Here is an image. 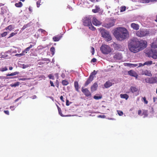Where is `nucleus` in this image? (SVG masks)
<instances>
[{"mask_svg": "<svg viewBox=\"0 0 157 157\" xmlns=\"http://www.w3.org/2000/svg\"><path fill=\"white\" fill-rule=\"evenodd\" d=\"M147 46V42L143 40L139 41L135 38L131 39L128 42V47L130 51L134 53L144 49Z\"/></svg>", "mask_w": 157, "mask_h": 157, "instance_id": "f257e3e1", "label": "nucleus"}, {"mask_svg": "<svg viewBox=\"0 0 157 157\" xmlns=\"http://www.w3.org/2000/svg\"><path fill=\"white\" fill-rule=\"evenodd\" d=\"M113 34L116 39L122 41L129 36V33L127 29L124 27H118L114 30Z\"/></svg>", "mask_w": 157, "mask_h": 157, "instance_id": "f03ea898", "label": "nucleus"}, {"mask_svg": "<svg viewBox=\"0 0 157 157\" xmlns=\"http://www.w3.org/2000/svg\"><path fill=\"white\" fill-rule=\"evenodd\" d=\"M100 33L101 36L105 38L106 41L108 42L112 40V37L109 32L102 29L100 30Z\"/></svg>", "mask_w": 157, "mask_h": 157, "instance_id": "7ed1b4c3", "label": "nucleus"}, {"mask_svg": "<svg viewBox=\"0 0 157 157\" xmlns=\"http://www.w3.org/2000/svg\"><path fill=\"white\" fill-rule=\"evenodd\" d=\"M149 33V30L146 29H140L136 32V35L140 37H143L147 36Z\"/></svg>", "mask_w": 157, "mask_h": 157, "instance_id": "20e7f679", "label": "nucleus"}, {"mask_svg": "<svg viewBox=\"0 0 157 157\" xmlns=\"http://www.w3.org/2000/svg\"><path fill=\"white\" fill-rule=\"evenodd\" d=\"M100 49L102 53L104 54H109L112 51L110 47L105 44L102 45L100 47Z\"/></svg>", "mask_w": 157, "mask_h": 157, "instance_id": "39448f33", "label": "nucleus"}, {"mask_svg": "<svg viewBox=\"0 0 157 157\" xmlns=\"http://www.w3.org/2000/svg\"><path fill=\"white\" fill-rule=\"evenodd\" d=\"M151 49L149 50L146 53L149 57H151L154 59L157 58V51L155 50V48H152Z\"/></svg>", "mask_w": 157, "mask_h": 157, "instance_id": "423d86ee", "label": "nucleus"}, {"mask_svg": "<svg viewBox=\"0 0 157 157\" xmlns=\"http://www.w3.org/2000/svg\"><path fill=\"white\" fill-rule=\"evenodd\" d=\"M115 23V20H109L103 24V26L107 28H109L113 26Z\"/></svg>", "mask_w": 157, "mask_h": 157, "instance_id": "0eeeda50", "label": "nucleus"}, {"mask_svg": "<svg viewBox=\"0 0 157 157\" xmlns=\"http://www.w3.org/2000/svg\"><path fill=\"white\" fill-rule=\"evenodd\" d=\"M144 80L147 83L154 84L157 82V77L155 76L150 78L147 77L145 78Z\"/></svg>", "mask_w": 157, "mask_h": 157, "instance_id": "6e6552de", "label": "nucleus"}, {"mask_svg": "<svg viewBox=\"0 0 157 157\" xmlns=\"http://www.w3.org/2000/svg\"><path fill=\"white\" fill-rule=\"evenodd\" d=\"M83 25L85 26H87L89 25L90 24H91V18L90 17H84L82 19Z\"/></svg>", "mask_w": 157, "mask_h": 157, "instance_id": "1a4fd4ad", "label": "nucleus"}, {"mask_svg": "<svg viewBox=\"0 0 157 157\" xmlns=\"http://www.w3.org/2000/svg\"><path fill=\"white\" fill-rule=\"evenodd\" d=\"M140 73L141 75H144L149 77H151L152 76V74L150 70H143L141 69L140 70Z\"/></svg>", "mask_w": 157, "mask_h": 157, "instance_id": "9d476101", "label": "nucleus"}, {"mask_svg": "<svg viewBox=\"0 0 157 157\" xmlns=\"http://www.w3.org/2000/svg\"><path fill=\"white\" fill-rule=\"evenodd\" d=\"M82 91L86 97L90 96L91 95V93L87 88H82Z\"/></svg>", "mask_w": 157, "mask_h": 157, "instance_id": "9b49d317", "label": "nucleus"}, {"mask_svg": "<svg viewBox=\"0 0 157 157\" xmlns=\"http://www.w3.org/2000/svg\"><path fill=\"white\" fill-rule=\"evenodd\" d=\"M128 74L130 76L135 77L136 79L138 78V75L134 71L131 70L128 71Z\"/></svg>", "mask_w": 157, "mask_h": 157, "instance_id": "f8f14e48", "label": "nucleus"}, {"mask_svg": "<svg viewBox=\"0 0 157 157\" xmlns=\"http://www.w3.org/2000/svg\"><path fill=\"white\" fill-rule=\"evenodd\" d=\"M93 24L95 26H98L100 25L101 24V22L98 21L95 17L93 18V20L92 21Z\"/></svg>", "mask_w": 157, "mask_h": 157, "instance_id": "ddd939ff", "label": "nucleus"}, {"mask_svg": "<svg viewBox=\"0 0 157 157\" xmlns=\"http://www.w3.org/2000/svg\"><path fill=\"white\" fill-rule=\"evenodd\" d=\"M115 60H121L122 58V54L119 53H115L113 56Z\"/></svg>", "mask_w": 157, "mask_h": 157, "instance_id": "4468645a", "label": "nucleus"}, {"mask_svg": "<svg viewBox=\"0 0 157 157\" xmlns=\"http://www.w3.org/2000/svg\"><path fill=\"white\" fill-rule=\"evenodd\" d=\"M62 37L61 35H56L53 37L52 39L54 41H59Z\"/></svg>", "mask_w": 157, "mask_h": 157, "instance_id": "2eb2a0df", "label": "nucleus"}, {"mask_svg": "<svg viewBox=\"0 0 157 157\" xmlns=\"http://www.w3.org/2000/svg\"><path fill=\"white\" fill-rule=\"evenodd\" d=\"M93 77L92 76V75H90L89 78L85 83V86H86L88 85L93 81Z\"/></svg>", "mask_w": 157, "mask_h": 157, "instance_id": "dca6fc26", "label": "nucleus"}, {"mask_svg": "<svg viewBox=\"0 0 157 157\" xmlns=\"http://www.w3.org/2000/svg\"><path fill=\"white\" fill-rule=\"evenodd\" d=\"M131 27L134 29L137 30L139 29V26L137 24L132 23L131 24Z\"/></svg>", "mask_w": 157, "mask_h": 157, "instance_id": "f3484780", "label": "nucleus"}, {"mask_svg": "<svg viewBox=\"0 0 157 157\" xmlns=\"http://www.w3.org/2000/svg\"><path fill=\"white\" fill-rule=\"evenodd\" d=\"M98 87V85L97 82H95L91 87V91H94L96 90Z\"/></svg>", "mask_w": 157, "mask_h": 157, "instance_id": "a211bd4d", "label": "nucleus"}, {"mask_svg": "<svg viewBox=\"0 0 157 157\" xmlns=\"http://www.w3.org/2000/svg\"><path fill=\"white\" fill-rule=\"evenodd\" d=\"M113 84L112 82L109 81H108L106 82L104 84V86L105 88H108L112 85Z\"/></svg>", "mask_w": 157, "mask_h": 157, "instance_id": "6ab92c4d", "label": "nucleus"}, {"mask_svg": "<svg viewBox=\"0 0 157 157\" xmlns=\"http://www.w3.org/2000/svg\"><path fill=\"white\" fill-rule=\"evenodd\" d=\"M112 45L115 50H119L121 48L120 45L115 43L112 44Z\"/></svg>", "mask_w": 157, "mask_h": 157, "instance_id": "aec40b11", "label": "nucleus"}, {"mask_svg": "<svg viewBox=\"0 0 157 157\" xmlns=\"http://www.w3.org/2000/svg\"><path fill=\"white\" fill-rule=\"evenodd\" d=\"M130 91L132 93L136 92L138 90V88L136 87L131 86L130 89Z\"/></svg>", "mask_w": 157, "mask_h": 157, "instance_id": "412c9836", "label": "nucleus"}, {"mask_svg": "<svg viewBox=\"0 0 157 157\" xmlns=\"http://www.w3.org/2000/svg\"><path fill=\"white\" fill-rule=\"evenodd\" d=\"M95 9H93L92 12L94 13L98 12L100 10V8L99 6L97 5L95 6Z\"/></svg>", "mask_w": 157, "mask_h": 157, "instance_id": "4be33fe9", "label": "nucleus"}, {"mask_svg": "<svg viewBox=\"0 0 157 157\" xmlns=\"http://www.w3.org/2000/svg\"><path fill=\"white\" fill-rule=\"evenodd\" d=\"M74 87L76 91L79 92V85L78 82L77 81H75L74 82Z\"/></svg>", "mask_w": 157, "mask_h": 157, "instance_id": "5701e85b", "label": "nucleus"}, {"mask_svg": "<svg viewBox=\"0 0 157 157\" xmlns=\"http://www.w3.org/2000/svg\"><path fill=\"white\" fill-rule=\"evenodd\" d=\"M15 6L17 7L21 8L23 4L21 2H19L18 3H16Z\"/></svg>", "mask_w": 157, "mask_h": 157, "instance_id": "b1692460", "label": "nucleus"}, {"mask_svg": "<svg viewBox=\"0 0 157 157\" xmlns=\"http://www.w3.org/2000/svg\"><path fill=\"white\" fill-rule=\"evenodd\" d=\"M14 28L13 26L12 25H10L6 27L5 29L6 30H7V29L9 30L10 31H11L12 30H13Z\"/></svg>", "mask_w": 157, "mask_h": 157, "instance_id": "393cba45", "label": "nucleus"}, {"mask_svg": "<svg viewBox=\"0 0 157 157\" xmlns=\"http://www.w3.org/2000/svg\"><path fill=\"white\" fill-rule=\"evenodd\" d=\"M120 97L121 98L125 99L126 100H127L129 97L128 95L126 94H121Z\"/></svg>", "mask_w": 157, "mask_h": 157, "instance_id": "a878e982", "label": "nucleus"}, {"mask_svg": "<svg viewBox=\"0 0 157 157\" xmlns=\"http://www.w3.org/2000/svg\"><path fill=\"white\" fill-rule=\"evenodd\" d=\"M151 47L152 48H157V38L155 42L151 44Z\"/></svg>", "mask_w": 157, "mask_h": 157, "instance_id": "bb28decb", "label": "nucleus"}, {"mask_svg": "<svg viewBox=\"0 0 157 157\" xmlns=\"http://www.w3.org/2000/svg\"><path fill=\"white\" fill-rule=\"evenodd\" d=\"M142 115H144V118L147 117L148 115L147 111V110H143V111Z\"/></svg>", "mask_w": 157, "mask_h": 157, "instance_id": "cd10ccee", "label": "nucleus"}, {"mask_svg": "<svg viewBox=\"0 0 157 157\" xmlns=\"http://www.w3.org/2000/svg\"><path fill=\"white\" fill-rule=\"evenodd\" d=\"M18 72H15L11 74H8L6 75L7 76H12L16 75L19 74Z\"/></svg>", "mask_w": 157, "mask_h": 157, "instance_id": "c85d7f7f", "label": "nucleus"}, {"mask_svg": "<svg viewBox=\"0 0 157 157\" xmlns=\"http://www.w3.org/2000/svg\"><path fill=\"white\" fill-rule=\"evenodd\" d=\"M88 26L89 29L92 30L94 31L96 29L92 25L91 22V24H90L88 26Z\"/></svg>", "mask_w": 157, "mask_h": 157, "instance_id": "c756f323", "label": "nucleus"}, {"mask_svg": "<svg viewBox=\"0 0 157 157\" xmlns=\"http://www.w3.org/2000/svg\"><path fill=\"white\" fill-rule=\"evenodd\" d=\"M57 106L58 109L59 114L62 117L64 116V115L62 113V110L60 108L58 105H57Z\"/></svg>", "mask_w": 157, "mask_h": 157, "instance_id": "7c9ffc66", "label": "nucleus"}, {"mask_svg": "<svg viewBox=\"0 0 157 157\" xmlns=\"http://www.w3.org/2000/svg\"><path fill=\"white\" fill-rule=\"evenodd\" d=\"M62 83L64 86H66L69 84V82L67 81L63 80L62 81Z\"/></svg>", "mask_w": 157, "mask_h": 157, "instance_id": "2f4dec72", "label": "nucleus"}, {"mask_svg": "<svg viewBox=\"0 0 157 157\" xmlns=\"http://www.w3.org/2000/svg\"><path fill=\"white\" fill-rule=\"evenodd\" d=\"M50 51L51 52L52 55H53L55 54V48L54 47H52L50 48Z\"/></svg>", "mask_w": 157, "mask_h": 157, "instance_id": "473e14b6", "label": "nucleus"}, {"mask_svg": "<svg viewBox=\"0 0 157 157\" xmlns=\"http://www.w3.org/2000/svg\"><path fill=\"white\" fill-rule=\"evenodd\" d=\"M20 83L19 82H17L13 84H12L10 85L11 87H16L20 85Z\"/></svg>", "mask_w": 157, "mask_h": 157, "instance_id": "72a5a7b5", "label": "nucleus"}, {"mask_svg": "<svg viewBox=\"0 0 157 157\" xmlns=\"http://www.w3.org/2000/svg\"><path fill=\"white\" fill-rule=\"evenodd\" d=\"M152 63V62L151 61H149L146 62L144 63V65H151Z\"/></svg>", "mask_w": 157, "mask_h": 157, "instance_id": "f704fd0d", "label": "nucleus"}, {"mask_svg": "<svg viewBox=\"0 0 157 157\" xmlns=\"http://www.w3.org/2000/svg\"><path fill=\"white\" fill-rule=\"evenodd\" d=\"M97 73V71L95 70H94V71L92 72L90 75H92V76L93 77V79L94 78V76Z\"/></svg>", "mask_w": 157, "mask_h": 157, "instance_id": "c9c22d12", "label": "nucleus"}, {"mask_svg": "<svg viewBox=\"0 0 157 157\" xmlns=\"http://www.w3.org/2000/svg\"><path fill=\"white\" fill-rule=\"evenodd\" d=\"M126 7L125 6H122L120 7L121 12H123L126 10Z\"/></svg>", "mask_w": 157, "mask_h": 157, "instance_id": "e433bc0d", "label": "nucleus"}, {"mask_svg": "<svg viewBox=\"0 0 157 157\" xmlns=\"http://www.w3.org/2000/svg\"><path fill=\"white\" fill-rule=\"evenodd\" d=\"M17 33V32L16 33H11L10 35V36L8 37V38H9L13 36L14 35H15Z\"/></svg>", "mask_w": 157, "mask_h": 157, "instance_id": "4c0bfd02", "label": "nucleus"}, {"mask_svg": "<svg viewBox=\"0 0 157 157\" xmlns=\"http://www.w3.org/2000/svg\"><path fill=\"white\" fill-rule=\"evenodd\" d=\"M30 49L28 47L26 48L22 52V53H27L28 52Z\"/></svg>", "mask_w": 157, "mask_h": 157, "instance_id": "58836bf2", "label": "nucleus"}, {"mask_svg": "<svg viewBox=\"0 0 157 157\" xmlns=\"http://www.w3.org/2000/svg\"><path fill=\"white\" fill-rule=\"evenodd\" d=\"M8 34V32H5L1 34V36L2 37H4L6 36Z\"/></svg>", "mask_w": 157, "mask_h": 157, "instance_id": "ea45409f", "label": "nucleus"}, {"mask_svg": "<svg viewBox=\"0 0 157 157\" xmlns=\"http://www.w3.org/2000/svg\"><path fill=\"white\" fill-rule=\"evenodd\" d=\"M101 96H96V95L94 96V98L96 100H98L101 99L102 98Z\"/></svg>", "mask_w": 157, "mask_h": 157, "instance_id": "a19ab883", "label": "nucleus"}, {"mask_svg": "<svg viewBox=\"0 0 157 157\" xmlns=\"http://www.w3.org/2000/svg\"><path fill=\"white\" fill-rule=\"evenodd\" d=\"M117 112L118 115L120 116H122L123 114V112L121 111L117 110Z\"/></svg>", "mask_w": 157, "mask_h": 157, "instance_id": "79ce46f5", "label": "nucleus"}, {"mask_svg": "<svg viewBox=\"0 0 157 157\" xmlns=\"http://www.w3.org/2000/svg\"><path fill=\"white\" fill-rule=\"evenodd\" d=\"M142 98L143 100V101H144V103L146 104H147L148 103V101L146 100V98L145 97H144L143 98Z\"/></svg>", "mask_w": 157, "mask_h": 157, "instance_id": "37998d69", "label": "nucleus"}, {"mask_svg": "<svg viewBox=\"0 0 157 157\" xmlns=\"http://www.w3.org/2000/svg\"><path fill=\"white\" fill-rule=\"evenodd\" d=\"M7 70V68L6 67L2 68V69L0 70V71L2 72H3Z\"/></svg>", "mask_w": 157, "mask_h": 157, "instance_id": "c03bdc74", "label": "nucleus"}, {"mask_svg": "<svg viewBox=\"0 0 157 157\" xmlns=\"http://www.w3.org/2000/svg\"><path fill=\"white\" fill-rule=\"evenodd\" d=\"M30 43H32L33 44H30L29 47H28L30 49V48H32L36 44L33 42H30Z\"/></svg>", "mask_w": 157, "mask_h": 157, "instance_id": "a18cd8bd", "label": "nucleus"}, {"mask_svg": "<svg viewBox=\"0 0 157 157\" xmlns=\"http://www.w3.org/2000/svg\"><path fill=\"white\" fill-rule=\"evenodd\" d=\"M91 53L92 55H93L94 54V49L93 47H91Z\"/></svg>", "mask_w": 157, "mask_h": 157, "instance_id": "49530a36", "label": "nucleus"}, {"mask_svg": "<svg viewBox=\"0 0 157 157\" xmlns=\"http://www.w3.org/2000/svg\"><path fill=\"white\" fill-rule=\"evenodd\" d=\"M41 1L40 0L38 1L36 3L37 6L38 7H39L40 5Z\"/></svg>", "mask_w": 157, "mask_h": 157, "instance_id": "de8ad7c7", "label": "nucleus"}, {"mask_svg": "<svg viewBox=\"0 0 157 157\" xmlns=\"http://www.w3.org/2000/svg\"><path fill=\"white\" fill-rule=\"evenodd\" d=\"M125 66L129 67H131L132 64L130 63H125Z\"/></svg>", "mask_w": 157, "mask_h": 157, "instance_id": "09e8293b", "label": "nucleus"}, {"mask_svg": "<svg viewBox=\"0 0 157 157\" xmlns=\"http://www.w3.org/2000/svg\"><path fill=\"white\" fill-rule=\"evenodd\" d=\"M23 68H25L27 67H28V65H25V64H23L22 65Z\"/></svg>", "mask_w": 157, "mask_h": 157, "instance_id": "8fccbe9b", "label": "nucleus"}, {"mask_svg": "<svg viewBox=\"0 0 157 157\" xmlns=\"http://www.w3.org/2000/svg\"><path fill=\"white\" fill-rule=\"evenodd\" d=\"M96 61H97V59L96 58H93L91 60V62H94V63H95V62H96Z\"/></svg>", "mask_w": 157, "mask_h": 157, "instance_id": "3c124183", "label": "nucleus"}, {"mask_svg": "<svg viewBox=\"0 0 157 157\" xmlns=\"http://www.w3.org/2000/svg\"><path fill=\"white\" fill-rule=\"evenodd\" d=\"M4 112L7 115H9V112L8 110H4Z\"/></svg>", "mask_w": 157, "mask_h": 157, "instance_id": "603ef678", "label": "nucleus"}, {"mask_svg": "<svg viewBox=\"0 0 157 157\" xmlns=\"http://www.w3.org/2000/svg\"><path fill=\"white\" fill-rule=\"evenodd\" d=\"M142 113V111L141 110L139 109L138 111V114L139 115H141V113Z\"/></svg>", "mask_w": 157, "mask_h": 157, "instance_id": "864d4df0", "label": "nucleus"}, {"mask_svg": "<svg viewBox=\"0 0 157 157\" xmlns=\"http://www.w3.org/2000/svg\"><path fill=\"white\" fill-rule=\"evenodd\" d=\"M50 84H51V86H53L54 87H55V86H54V85L53 84V82H52V81L50 80Z\"/></svg>", "mask_w": 157, "mask_h": 157, "instance_id": "5fc2aeb1", "label": "nucleus"}, {"mask_svg": "<svg viewBox=\"0 0 157 157\" xmlns=\"http://www.w3.org/2000/svg\"><path fill=\"white\" fill-rule=\"evenodd\" d=\"M138 66L137 64H132L131 67H135Z\"/></svg>", "mask_w": 157, "mask_h": 157, "instance_id": "6e6d98bb", "label": "nucleus"}, {"mask_svg": "<svg viewBox=\"0 0 157 157\" xmlns=\"http://www.w3.org/2000/svg\"><path fill=\"white\" fill-rule=\"evenodd\" d=\"M60 100L63 102H64V101L63 100V96H61L60 97Z\"/></svg>", "mask_w": 157, "mask_h": 157, "instance_id": "4d7b16f0", "label": "nucleus"}, {"mask_svg": "<svg viewBox=\"0 0 157 157\" xmlns=\"http://www.w3.org/2000/svg\"><path fill=\"white\" fill-rule=\"evenodd\" d=\"M61 76L63 78H64L65 77V75L64 73H62L61 75Z\"/></svg>", "mask_w": 157, "mask_h": 157, "instance_id": "13d9d810", "label": "nucleus"}, {"mask_svg": "<svg viewBox=\"0 0 157 157\" xmlns=\"http://www.w3.org/2000/svg\"><path fill=\"white\" fill-rule=\"evenodd\" d=\"M69 100L67 99L66 100V105L67 106H68L69 105Z\"/></svg>", "mask_w": 157, "mask_h": 157, "instance_id": "bf43d9fd", "label": "nucleus"}, {"mask_svg": "<svg viewBox=\"0 0 157 157\" xmlns=\"http://www.w3.org/2000/svg\"><path fill=\"white\" fill-rule=\"evenodd\" d=\"M38 31H39L41 32H42V33L43 32H44L45 31L43 29H39L38 30Z\"/></svg>", "mask_w": 157, "mask_h": 157, "instance_id": "052dcab7", "label": "nucleus"}, {"mask_svg": "<svg viewBox=\"0 0 157 157\" xmlns=\"http://www.w3.org/2000/svg\"><path fill=\"white\" fill-rule=\"evenodd\" d=\"M18 79L19 80H22V81H25L26 79V78H19Z\"/></svg>", "mask_w": 157, "mask_h": 157, "instance_id": "680f3d73", "label": "nucleus"}, {"mask_svg": "<svg viewBox=\"0 0 157 157\" xmlns=\"http://www.w3.org/2000/svg\"><path fill=\"white\" fill-rule=\"evenodd\" d=\"M139 66L138 67H141V66H143L144 65V64H143L141 63H139Z\"/></svg>", "mask_w": 157, "mask_h": 157, "instance_id": "e2e57ef3", "label": "nucleus"}, {"mask_svg": "<svg viewBox=\"0 0 157 157\" xmlns=\"http://www.w3.org/2000/svg\"><path fill=\"white\" fill-rule=\"evenodd\" d=\"M150 2V0H145V2L146 3H148Z\"/></svg>", "mask_w": 157, "mask_h": 157, "instance_id": "0e129e2a", "label": "nucleus"}, {"mask_svg": "<svg viewBox=\"0 0 157 157\" xmlns=\"http://www.w3.org/2000/svg\"><path fill=\"white\" fill-rule=\"evenodd\" d=\"M21 97H20L18 98L17 99H16L15 100V101L17 102V101H18L21 98Z\"/></svg>", "mask_w": 157, "mask_h": 157, "instance_id": "69168bd1", "label": "nucleus"}, {"mask_svg": "<svg viewBox=\"0 0 157 157\" xmlns=\"http://www.w3.org/2000/svg\"><path fill=\"white\" fill-rule=\"evenodd\" d=\"M49 77L50 79H53V78H52V77H53V76H52L51 75H49Z\"/></svg>", "mask_w": 157, "mask_h": 157, "instance_id": "338daca9", "label": "nucleus"}, {"mask_svg": "<svg viewBox=\"0 0 157 157\" xmlns=\"http://www.w3.org/2000/svg\"><path fill=\"white\" fill-rule=\"evenodd\" d=\"M44 60L45 61H49V59H44Z\"/></svg>", "mask_w": 157, "mask_h": 157, "instance_id": "774afa93", "label": "nucleus"}]
</instances>
